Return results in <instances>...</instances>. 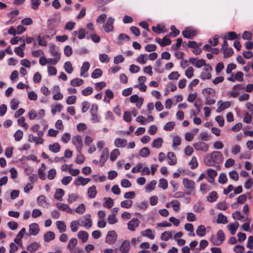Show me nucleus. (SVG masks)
I'll list each match as a JSON object with an SVG mask.
<instances>
[{
    "label": "nucleus",
    "mask_w": 253,
    "mask_h": 253,
    "mask_svg": "<svg viewBox=\"0 0 253 253\" xmlns=\"http://www.w3.org/2000/svg\"><path fill=\"white\" fill-rule=\"evenodd\" d=\"M78 236L83 243H85L87 240L88 234L86 231H82L78 232Z\"/></svg>",
    "instance_id": "nucleus-24"
},
{
    "label": "nucleus",
    "mask_w": 253,
    "mask_h": 253,
    "mask_svg": "<svg viewBox=\"0 0 253 253\" xmlns=\"http://www.w3.org/2000/svg\"><path fill=\"white\" fill-rule=\"evenodd\" d=\"M41 2V0H31V8L36 10L38 8Z\"/></svg>",
    "instance_id": "nucleus-59"
},
{
    "label": "nucleus",
    "mask_w": 253,
    "mask_h": 253,
    "mask_svg": "<svg viewBox=\"0 0 253 253\" xmlns=\"http://www.w3.org/2000/svg\"><path fill=\"white\" fill-rule=\"evenodd\" d=\"M109 156V149L107 148H104L100 156V159L99 161V164L100 167H103L108 159Z\"/></svg>",
    "instance_id": "nucleus-7"
},
{
    "label": "nucleus",
    "mask_w": 253,
    "mask_h": 253,
    "mask_svg": "<svg viewBox=\"0 0 253 253\" xmlns=\"http://www.w3.org/2000/svg\"><path fill=\"white\" fill-rule=\"evenodd\" d=\"M57 206L59 209L63 211H66L67 212H70L71 211V210L70 209L69 207L65 204H57Z\"/></svg>",
    "instance_id": "nucleus-45"
},
{
    "label": "nucleus",
    "mask_w": 253,
    "mask_h": 253,
    "mask_svg": "<svg viewBox=\"0 0 253 253\" xmlns=\"http://www.w3.org/2000/svg\"><path fill=\"white\" fill-rule=\"evenodd\" d=\"M205 164L208 166H213L214 163L212 160L211 154L210 155H207L204 158Z\"/></svg>",
    "instance_id": "nucleus-28"
},
{
    "label": "nucleus",
    "mask_w": 253,
    "mask_h": 253,
    "mask_svg": "<svg viewBox=\"0 0 253 253\" xmlns=\"http://www.w3.org/2000/svg\"><path fill=\"white\" fill-rule=\"evenodd\" d=\"M23 132L21 130H18L14 134V136L16 141H20L23 137Z\"/></svg>",
    "instance_id": "nucleus-53"
},
{
    "label": "nucleus",
    "mask_w": 253,
    "mask_h": 253,
    "mask_svg": "<svg viewBox=\"0 0 253 253\" xmlns=\"http://www.w3.org/2000/svg\"><path fill=\"white\" fill-rule=\"evenodd\" d=\"M130 101L132 103H135L136 106L138 108H139L142 105L143 99L142 98H139L138 96L136 94L131 95L129 97Z\"/></svg>",
    "instance_id": "nucleus-9"
},
{
    "label": "nucleus",
    "mask_w": 253,
    "mask_h": 253,
    "mask_svg": "<svg viewBox=\"0 0 253 253\" xmlns=\"http://www.w3.org/2000/svg\"><path fill=\"white\" fill-rule=\"evenodd\" d=\"M227 181V178L226 174L224 173L220 174L218 177V182L221 184H224Z\"/></svg>",
    "instance_id": "nucleus-58"
},
{
    "label": "nucleus",
    "mask_w": 253,
    "mask_h": 253,
    "mask_svg": "<svg viewBox=\"0 0 253 253\" xmlns=\"http://www.w3.org/2000/svg\"><path fill=\"white\" fill-rule=\"evenodd\" d=\"M172 236V234L170 231H165L163 232L161 237L162 240L167 241L169 240Z\"/></svg>",
    "instance_id": "nucleus-39"
},
{
    "label": "nucleus",
    "mask_w": 253,
    "mask_h": 253,
    "mask_svg": "<svg viewBox=\"0 0 253 253\" xmlns=\"http://www.w3.org/2000/svg\"><path fill=\"white\" fill-rule=\"evenodd\" d=\"M120 154V153L119 149H115L113 150L110 154V160L112 161H115L117 159V157Z\"/></svg>",
    "instance_id": "nucleus-41"
},
{
    "label": "nucleus",
    "mask_w": 253,
    "mask_h": 253,
    "mask_svg": "<svg viewBox=\"0 0 253 253\" xmlns=\"http://www.w3.org/2000/svg\"><path fill=\"white\" fill-rule=\"evenodd\" d=\"M55 238V234L52 231H48L44 235V240L48 242Z\"/></svg>",
    "instance_id": "nucleus-22"
},
{
    "label": "nucleus",
    "mask_w": 253,
    "mask_h": 253,
    "mask_svg": "<svg viewBox=\"0 0 253 253\" xmlns=\"http://www.w3.org/2000/svg\"><path fill=\"white\" fill-rule=\"evenodd\" d=\"M93 92V89L90 86H88L86 88L84 89L82 91V94L84 96H88L91 94Z\"/></svg>",
    "instance_id": "nucleus-47"
},
{
    "label": "nucleus",
    "mask_w": 253,
    "mask_h": 253,
    "mask_svg": "<svg viewBox=\"0 0 253 253\" xmlns=\"http://www.w3.org/2000/svg\"><path fill=\"white\" fill-rule=\"evenodd\" d=\"M217 239L218 243L221 245L225 239L224 234L222 230H219L217 232Z\"/></svg>",
    "instance_id": "nucleus-35"
},
{
    "label": "nucleus",
    "mask_w": 253,
    "mask_h": 253,
    "mask_svg": "<svg viewBox=\"0 0 253 253\" xmlns=\"http://www.w3.org/2000/svg\"><path fill=\"white\" fill-rule=\"evenodd\" d=\"M203 94L206 96V97H210V96H213L215 94V90L211 88H206L202 90Z\"/></svg>",
    "instance_id": "nucleus-23"
},
{
    "label": "nucleus",
    "mask_w": 253,
    "mask_h": 253,
    "mask_svg": "<svg viewBox=\"0 0 253 253\" xmlns=\"http://www.w3.org/2000/svg\"><path fill=\"white\" fill-rule=\"evenodd\" d=\"M175 123L173 122H168L164 126V129L166 131H171L173 129Z\"/></svg>",
    "instance_id": "nucleus-50"
},
{
    "label": "nucleus",
    "mask_w": 253,
    "mask_h": 253,
    "mask_svg": "<svg viewBox=\"0 0 253 253\" xmlns=\"http://www.w3.org/2000/svg\"><path fill=\"white\" fill-rule=\"evenodd\" d=\"M130 248V243L127 240L124 241L120 247V251L122 253H127Z\"/></svg>",
    "instance_id": "nucleus-16"
},
{
    "label": "nucleus",
    "mask_w": 253,
    "mask_h": 253,
    "mask_svg": "<svg viewBox=\"0 0 253 253\" xmlns=\"http://www.w3.org/2000/svg\"><path fill=\"white\" fill-rule=\"evenodd\" d=\"M117 235L114 230L109 231L106 237L105 242L109 244H114L117 240Z\"/></svg>",
    "instance_id": "nucleus-2"
},
{
    "label": "nucleus",
    "mask_w": 253,
    "mask_h": 253,
    "mask_svg": "<svg viewBox=\"0 0 253 253\" xmlns=\"http://www.w3.org/2000/svg\"><path fill=\"white\" fill-rule=\"evenodd\" d=\"M159 186L164 190L166 189L168 187L167 180L165 178L160 179L159 180Z\"/></svg>",
    "instance_id": "nucleus-51"
},
{
    "label": "nucleus",
    "mask_w": 253,
    "mask_h": 253,
    "mask_svg": "<svg viewBox=\"0 0 253 253\" xmlns=\"http://www.w3.org/2000/svg\"><path fill=\"white\" fill-rule=\"evenodd\" d=\"M156 42L159 43L161 46H166L171 43V40L168 36L164 37L162 40L160 38H156Z\"/></svg>",
    "instance_id": "nucleus-10"
},
{
    "label": "nucleus",
    "mask_w": 253,
    "mask_h": 253,
    "mask_svg": "<svg viewBox=\"0 0 253 253\" xmlns=\"http://www.w3.org/2000/svg\"><path fill=\"white\" fill-rule=\"evenodd\" d=\"M121 185L123 187L127 188L131 186V183L128 180L123 179L121 181Z\"/></svg>",
    "instance_id": "nucleus-63"
},
{
    "label": "nucleus",
    "mask_w": 253,
    "mask_h": 253,
    "mask_svg": "<svg viewBox=\"0 0 253 253\" xmlns=\"http://www.w3.org/2000/svg\"><path fill=\"white\" fill-rule=\"evenodd\" d=\"M193 147L197 151L207 152L209 149V145L206 143L200 141L193 144Z\"/></svg>",
    "instance_id": "nucleus-6"
},
{
    "label": "nucleus",
    "mask_w": 253,
    "mask_h": 253,
    "mask_svg": "<svg viewBox=\"0 0 253 253\" xmlns=\"http://www.w3.org/2000/svg\"><path fill=\"white\" fill-rule=\"evenodd\" d=\"M170 29L172 32L169 33V35L173 37H176L180 33L179 30L177 29L174 25L171 26Z\"/></svg>",
    "instance_id": "nucleus-56"
},
{
    "label": "nucleus",
    "mask_w": 253,
    "mask_h": 253,
    "mask_svg": "<svg viewBox=\"0 0 253 253\" xmlns=\"http://www.w3.org/2000/svg\"><path fill=\"white\" fill-rule=\"evenodd\" d=\"M132 205V201H124L121 202V206L122 208L128 209L130 208Z\"/></svg>",
    "instance_id": "nucleus-52"
},
{
    "label": "nucleus",
    "mask_w": 253,
    "mask_h": 253,
    "mask_svg": "<svg viewBox=\"0 0 253 253\" xmlns=\"http://www.w3.org/2000/svg\"><path fill=\"white\" fill-rule=\"evenodd\" d=\"M72 142L76 146L77 151L81 153V149L83 146L81 137L79 135L74 136L72 138Z\"/></svg>",
    "instance_id": "nucleus-4"
},
{
    "label": "nucleus",
    "mask_w": 253,
    "mask_h": 253,
    "mask_svg": "<svg viewBox=\"0 0 253 253\" xmlns=\"http://www.w3.org/2000/svg\"><path fill=\"white\" fill-rule=\"evenodd\" d=\"M56 225L60 233H62L66 231V226L64 222L58 221L56 222Z\"/></svg>",
    "instance_id": "nucleus-32"
},
{
    "label": "nucleus",
    "mask_w": 253,
    "mask_h": 253,
    "mask_svg": "<svg viewBox=\"0 0 253 253\" xmlns=\"http://www.w3.org/2000/svg\"><path fill=\"white\" fill-rule=\"evenodd\" d=\"M216 221L217 223L222 224H226L228 222L226 217L222 213H219L218 214Z\"/></svg>",
    "instance_id": "nucleus-38"
},
{
    "label": "nucleus",
    "mask_w": 253,
    "mask_h": 253,
    "mask_svg": "<svg viewBox=\"0 0 253 253\" xmlns=\"http://www.w3.org/2000/svg\"><path fill=\"white\" fill-rule=\"evenodd\" d=\"M37 202L39 206L43 208H47L49 205L46 200V197L43 195L40 196L38 198Z\"/></svg>",
    "instance_id": "nucleus-17"
},
{
    "label": "nucleus",
    "mask_w": 253,
    "mask_h": 253,
    "mask_svg": "<svg viewBox=\"0 0 253 253\" xmlns=\"http://www.w3.org/2000/svg\"><path fill=\"white\" fill-rule=\"evenodd\" d=\"M183 184L186 189H194L195 187V183L194 181L184 178L183 179Z\"/></svg>",
    "instance_id": "nucleus-14"
},
{
    "label": "nucleus",
    "mask_w": 253,
    "mask_h": 253,
    "mask_svg": "<svg viewBox=\"0 0 253 253\" xmlns=\"http://www.w3.org/2000/svg\"><path fill=\"white\" fill-rule=\"evenodd\" d=\"M90 181V179L89 178H84L82 176H78L77 181L75 182V184L76 185H79L80 184L85 185Z\"/></svg>",
    "instance_id": "nucleus-18"
},
{
    "label": "nucleus",
    "mask_w": 253,
    "mask_h": 253,
    "mask_svg": "<svg viewBox=\"0 0 253 253\" xmlns=\"http://www.w3.org/2000/svg\"><path fill=\"white\" fill-rule=\"evenodd\" d=\"M102 72L100 69L97 68L93 70L91 73V76L93 79H97L102 76Z\"/></svg>",
    "instance_id": "nucleus-34"
},
{
    "label": "nucleus",
    "mask_w": 253,
    "mask_h": 253,
    "mask_svg": "<svg viewBox=\"0 0 253 253\" xmlns=\"http://www.w3.org/2000/svg\"><path fill=\"white\" fill-rule=\"evenodd\" d=\"M127 144V140L125 139L118 138L115 140L114 144L117 147H124Z\"/></svg>",
    "instance_id": "nucleus-20"
},
{
    "label": "nucleus",
    "mask_w": 253,
    "mask_h": 253,
    "mask_svg": "<svg viewBox=\"0 0 253 253\" xmlns=\"http://www.w3.org/2000/svg\"><path fill=\"white\" fill-rule=\"evenodd\" d=\"M163 140L161 137H158L157 139H155L152 143V146L153 148H160L161 147Z\"/></svg>",
    "instance_id": "nucleus-25"
},
{
    "label": "nucleus",
    "mask_w": 253,
    "mask_h": 253,
    "mask_svg": "<svg viewBox=\"0 0 253 253\" xmlns=\"http://www.w3.org/2000/svg\"><path fill=\"white\" fill-rule=\"evenodd\" d=\"M218 198V195L215 191L211 192L209 195L207 197V200L210 202H213L216 200Z\"/></svg>",
    "instance_id": "nucleus-30"
},
{
    "label": "nucleus",
    "mask_w": 253,
    "mask_h": 253,
    "mask_svg": "<svg viewBox=\"0 0 253 253\" xmlns=\"http://www.w3.org/2000/svg\"><path fill=\"white\" fill-rule=\"evenodd\" d=\"M64 54L67 56L69 57L73 53L72 48V47L69 45H66L64 47Z\"/></svg>",
    "instance_id": "nucleus-54"
},
{
    "label": "nucleus",
    "mask_w": 253,
    "mask_h": 253,
    "mask_svg": "<svg viewBox=\"0 0 253 253\" xmlns=\"http://www.w3.org/2000/svg\"><path fill=\"white\" fill-rule=\"evenodd\" d=\"M10 108L12 110L17 109L19 106V101L17 99L13 98L10 101Z\"/></svg>",
    "instance_id": "nucleus-46"
},
{
    "label": "nucleus",
    "mask_w": 253,
    "mask_h": 253,
    "mask_svg": "<svg viewBox=\"0 0 253 253\" xmlns=\"http://www.w3.org/2000/svg\"><path fill=\"white\" fill-rule=\"evenodd\" d=\"M229 175L230 177L234 180L235 181H237L239 179V174L237 171L236 170H232L229 172Z\"/></svg>",
    "instance_id": "nucleus-55"
},
{
    "label": "nucleus",
    "mask_w": 253,
    "mask_h": 253,
    "mask_svg": "<svg viewBox=\"0 0 253 253\" xmlns=\"http://www.w3.org/2000/svg\"><path fill=\"white\" fill-rule=\"evenodd\" d=\"M239 227V223L236 222L235 224L230 223L228 225V229L232 235H234L236 233V230Z\"/></svg>",
    "instance_id": "nucleus-27"
},
{
    "label": "nucleus",
    "mask_w": 253,
    "mask_h": 253,
    "mask_svg": "<svg viewBox=\"0 0 253 253\" xmlns=\"http://www.w3.org/2000/svg\"><path fill=\"white\" fill-rule=\"evenodd\" d=\"M97 194L96 187L92 185L88 189L87 194L89 198L92 199L94 198Z\"/></svg>",
    "instance_id": "nucleus-21"
},
{
    "label": "nucleus",
    "mask_w": 253,
    "mask_h": 253,
    "mask_svg": "<svg viewBox=\"0 0 253 253\" xmlns=\"http://www.w3.org/2000/svg\"><path fill=\"white\" fill-rule=\"evenodd\" d=\"M211 155L214 164H219L223 162V157L220 152L213 151L211 153Z\"/></svg>",
    "instance_id": "nucleus-3"
},
{
    "label": "nucleus",
    "mask_w": 253,
    "mask_h": 253,
    "mask_svg": "<svg viewBox=\"0 0 253 253\" xmlns=\"http://www.w3.org/2000/svg\"><path fill=\"white\" fill-rule=\"evenodd\" d=\"M56 174V172L55 169H52L49 170L48 172L47 178L50 179H53L55 178Z\"/></svg>",
    "instance_id": "nucleus-60"
},
{
    "label": "nucleus",
    "mask_w": 253,
    "mask_h": 253,
    "mask_svg": "<svg viewBox=\"0 0 253 253\" xmlns=\"http://www.w3.org/2000/svg\"><path fill=\"white\" fill-rule=\"evenodd\" d=\"M222 51H223L224 58L231 57L234 53V51L232 48H226Z\"/></svg>",
    "instance_id": "nucleus-36"
},
{
    "label": "nucleus",
    "mask_w": 253,
    "mask_h": 253,
    "mask_svg": "<svg viewBox=\"0 0 253 253\" xmlns=\"http://www.w3.org/2000/svg\"><path fill=\"white\" fill-rule=\"evenodd\" d=\"M40 246V245L36 242L32 243L27 247V249L30 252L33 253L38 249Z\"/></svg>",
    "instance_id": "nucleus-31"
},
{
    "label": "nucleus",
    "mask_w": 253,
    "mask_h": 253,
    "mask_svg": "<svg viewBox=\"0 0 253 253\" xmlns=\"http://www.w3.org/2000/svg\"><path fill=\"white\" fill-rule=\"evenodd\" d=\"M141 234L142 236L147 237L151 239L154 238V235H153L152 231L150 229H147L145 231H142Z\"/></svg>",
    "instance_id": "nucleus-37"
},
{
    "label": "nucleus",
    "mask_w": 253,
    "mask_h": 253,
    "mask_svg": "<svg viewBox=\"0 0 253 253\" xmlns=\"http://www.w3.org/2000/svg\"><path fill=\"white\" fill-rule=\"evenodd\" d=\"M40 229L38 224L36 223H32L29 226L30 233L28 234V236H30L32 235H37Z\"/></svg>",
    "instance_id": "nucleus-13"
},
{
    "label": "nucleus",
    "mask_w": 253,
    "mask_h": 253,
    "mask_svg": "<svg viewBox=\"0 0 253 253\" xmlns=\"http://www.w3.org/2000/svg\"><path fill=\"white\" fill-rule=\"evenodd\" d=\"M217 105L218 109L216 111H224L231 106V102L230 101L224 102L222 100H219L217 102Z\"/></svg>",
    "instance_id": "nucleus-11"
},
{
    "label": "nucleus",
    "mask_w": 253,
    "mask_h": 253,
    "mask_svg": "<svg viewBox=\"0 0 253 253\" xmlns=\"http://www.w3.org/2000/svg\"><path fill=\"white\" fill-rule=\"evenodd\" d=\"M228 40H234L238 38V35L235 32H229L227 33V37H225Z\"/></svg>",
    "instance_id": "nucleus-44"
},
{
    "label": "nucleus",
    "mask_w": 253,
    "mask_h": 253,
    "mask_svg": "<svg viewBox=\"0 0 253 253\" xmlns=\"http://www.w3.org/2000/svg\"><path fill=\"white\" fill-rule=\"evenodd\" d=\"M139 154L142 157H147L150 155V151L147 147H144L140 150Z\"/></svg>",
    "instance_id": "nucleus-43"
},
{
    "label": "nucleus",
    "mask_w": 253,
    "mask_h": 253,
    "mask_svg": "<svg viewBox=\"0 0 253 253\" xmlns=\"http://www.w3.org/2000/svg\"><path fill=\"white\" fill-rule=\"evenodd\" d=\"M64 191L62 189H57L54 194L55 199L60 200L64 195Z\"/></svg>",
    "instance_id": "nucleus-42"
},
{
    "label": "nucleus",
    "mask_w": 253,
    "mask_h": 253,
    "mask_svg": "<svg viewBox=\"0 0 253 253\" xmlns=\"http://www.w3.org/2000/svg\"><path fill=\"white\" fill-rule=\"evenodd\" d=\"M185 76L189 79L194 76V69L192 67H189L185 71Z\"/></svg>",
    "instance_id": "nucleus-48"
},
{
    "label": "nucleus",
    "mask_w": 253,
    "mask_h": 253,
    "mask_svg": "<svg viewBox=\"0 0 253 253\" xmlns=\"http://www.w3.org/2000/svg\"><path fill=\"white\" fill-rule=\"evenodd\" d=\"M89 67L90 64L88 62L86 61L84 62L81 68L80 76L84 78L88 77V75L85 74V73L89 70Z\"/></svg>",
    "instance_id": "nucleus-15"
},
{
    "label": "nucleus",
    "mask_w": 253,
    "mask_h": 253,
    "mask_svg": "<svg viewBox=\"0 0 253 253\" xmlns=\"http://www.w3.org/2000/svg\"><path fill=\"white\" fill-rule=\"evenodd\" d=\"M196 234L199 237H204L206 234V229L204 225H200L198 226L196 230Z\"/></svg>",
    "instance_id": "nucleus-19"
},
{
    "label": "nucleus",
    "mask_w": 253,
    "mask_h": 253,
    "mask_svg": "<svg viewBox=\"0 0 253 253\" xmlns=\"http://www.w3.org/2000/svg\"><path fill=\"white\" fill-rule=\"evenodd\" d=\"M189 61L194 65L197 68H201L206 64V61L204 59H198L195 58H190Z\"/></svg>",
    "instance_id": "nucleus-8"
},
{
    "label": "nucleus",
    "mask_w": 253,
    "mask_h": 253,
    "mask_svg": "<svg viewBox=\"0 0 253 253\" xmlns=\"http://www.w3.org/2000/svg\"><path fill=\"white\" fill-rule=\"evenodd\" d=\"M156 184V180L151 181L150 183L147 184L146 186V189L151 191L154 189L155 185Z\"/></svg>",
    "instance_id": "nucleus-62"
},
{
    "label": "nucleus",
    "mask_w": 253,
    "mask_h": 253,
    "mask_svg": "<svg viewBox=\"0 0 253 253\" xmlns=\"http://www.w3.org/2000/svg\"><path fill=\"white\" fill-rule=\"evenodd\" d=\"M48 148L49 150L53 153H57L60 150V146L57 142L49 145Z\"/></svg>",
    "instance_id": "nucleus-26"
},
{
    "label": "nucleus",
    "mask_w": 253,
    "mask_h": 253,
    "mask_svg": "<svg viewBox=\"0 0 253 253\" xmlns=\"http://www.w3.org/2000/svg\"><path fill=\"white\" fill-rule=\"evenodd\" d=\"M84 83V80L80 78H75L72 80L70 82L71 85L73 86H78L81 85Z\"/></svg>",
    "instance_id": "nucleus-29"
},
{
    "label": "nucleus",
    "mask_w": 253,
    "mask_h": 253,
    "mask_svg": "<svg viewBox=\"0 0 253 253\" xmlns=\"http://www.w3.org/2000/svg\"><path fill=\"white\" fill-rule=\"evenodd\" d=\"M180 77V75L178 74V72H172L170 73L168 76V78L170 80H177Z\"/></svg>",
    "instance_id": "nucleus-49"
},
{
    "label": "nucleus",
    "mask_w": 253,
    "mask_h": 253,
    "mask_svg": "<svg viewBox=\"0 0 253 253\" xmlns=\"http://www.w3.org/2000/svg\"><path fill=\"white\" fill-rule=\"evenodd\" d=\"M77 244V240L75 238H72L69 240L68 244L67 245V248L70 250H72L73 248L76 246Z\"/></svg>",
    "instance_id": "nucleus-40"
},
{
    "label": "nucleus",
    "mask_w": 253,
    "mask_h": 253,
    "mask_svg": "<svg viewBox=\"0 0 253 253\" xmlns=\"http://www.w3.org/2000/svg\"><path fill=\"white\" fill-rule=\"evenodd\" d=\"M198 34L197 30L191 29L189 27H186L182 31L183 36L186 39H193L194 37H196Z\"/></svg>",
    "instance_id": "nucleus-1"
},
{
    "label": "nucleus",
    "mask_w": 253,
    "mask_h": 253,
    "mask_svg": "<svg viewBox=\"0 0 253 253\" xmlns=\"http://www.w3.org/2000/svg\"><path fill=\"white\" fill-rule=\"evenodd\" d=\"M99 60L101 62L105 63L108 62L110 58L107 54L103 53L99 55Z\"/></svg>",
    "instance_id": "nucleus-61"
},
{
    "label": "nucleus",
    "mask_w": 253,
    "mask_h": 253,
    "mask_svg": "<svg viewBox=\"0 0 253 253\" xmlns=\"http://www.w3.org/2000/svg\"><path fill=\"white\" fill-rule=\"evenodd\" d=\"M65 71L68 74H71L73 71V68L70 61H66L64 66Z\"/></svg>",
    "instance_id": "nucleus-33"
},
{
    "label": "nucleus",
    "mask_w": 253,
    "mask_h": 253,
    "mask_svg": "<svg viewBox=\"0 0 253 253\" xmlns=\"http://www.w3.org/2000/svg\"><path fill=\"white\" fill-rule=\"evenodd\" d=\"M140 221L137 218H132L127 223L128 229L131 231H134L135 228L139 226Z\"/></svg>",
    "instance_id": "nucleus-12"
},
{
    "label": "nucleus",
    "mask_w": 253,
    "mask_h": 253,
    "mask_svg": "<svg viewBox=\"0 0 253 253\" xmlns=\"http://www.w3.org/2000/svg\"><path fill=\"white\" fill-rule=\"evenodd\" d=\"M71 138V135L69 133H64L62 136L61 139L62 141L65 143L69 142Z\"/></svg>",
    "instance_id": "nucleus-64"
},
{
    "label": "nucleus",
    "mask_w": 253,
    "mask_h": 253,
    "mask_svg": "<svg viewBox=\"0 0 253 253\" xmlns=\"http://www.w3.org/2000/svg\"><path fill=\"white\" fill-rule=\"evenodd\" d=\"M189 165H191V169H195L198 167V163L196 157L194 156L192 158L191 161L189 162Z\"/></svg>",
    "instance_id": "nucleus-57"
},
{
    "label": "nucleus",
    "mask_w": 253,
    "mask_h": 253,
    "mask_svg": "<svg viewBox=\"0 0 253 253\" xmlns=\"http://www.w3.org/2000/svg\"><path fill=\"white\" fill-rule=\"evenodd\" d=\"M114 22V19L113 17H110L108 18L106 23L103 26V28L104 31L108 33L112 31L114 29L113 23Z\"/></svg>",
    "instance_id": "nucleus-5"
}]
</instances>
